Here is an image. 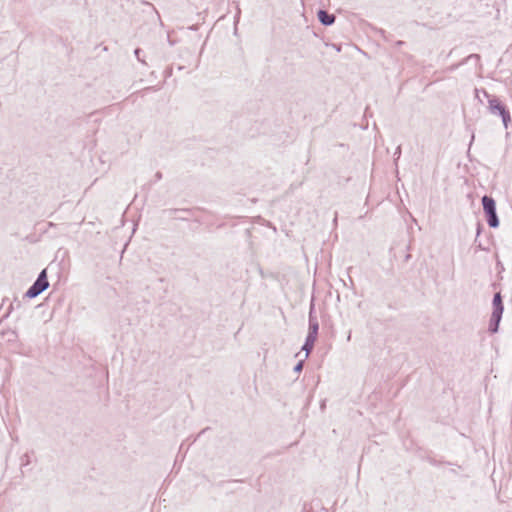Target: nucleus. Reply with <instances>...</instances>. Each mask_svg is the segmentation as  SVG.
I'll return each instance as SVG.
<instances>
[{
	"label": "nucleus",
	"instance_id": "a211bd4d",
	"mask_svg": "<svg viewBox=\"0 0 512 512\" xmlns=\"http://www.w3.org/2000/svg\"><path fill=\"white\" fill-rule=\"evenodd\" d=\"M411 259V254H406L405 261L408 262Z\"/></svg>",
	"mask_w": 512,
	"mask_h": 512
},
{
	"label": "nucleus",
	"instance_id": "423d86ee",
	"mask_svg": "<svg viewBox=\"0 0 512 512\" xmlns=\"http://www.w3.org/2000/svg\"><path fill=\"white\" fill-rule=\"evenodd\" d=\"M318 21L323 26H331L335 23L336 16L334 14L328 13L326 10L319 9L317 12Z\"/></svg>",
	"mask_w": 512,
	"mask_h": 512
},
{
	"label": "nucleus",
	"instance_id": "dca6fc26",
	"mask_svg": "<svg viewBox=\"0 0 512 512\" xmlns=\"http://www.w3.org/2000/svg\"><path fill=\"white\" fill-rule=\"evenodd\" d=\"M29 464V456L27 454H25L23 457H22V462H21V465H28Z\"/></svg>",
	"mask_w": 512,
	"mask_h": 512
},
{
	"label": "nucleus",
	"instance_id": "20e7f679",
	"mask_svg": "<svg viewBox=\"0 0 512 512\" xmlns=\"http://www.w3.org/2000/svg\"><path fill=\"white\" fill-rule=\"evenodd\" d=\"M49 287L47 269H43L37 276L34 283L28 288L24 294V298L33 299L40 295Z\"/></svg>",
	"mask_w": 512,
	"mask_h": 512
},
{
	"label": "nucleus",
	"instance_id": "f3484780",
	"mask_svg": "<svg viewBox=\"0 0 512 512\" xmlns=\"http://www.w3.org/2000/svg\"><path fill=\"white\" fill-rule=\"evenodd\" d=\"M162 179V173L160 171L156 172L155 174V180L156 181H159Z\"/></svg>",
	"mask_w": 512,
	"mask_h": 512
},
{
	"label": "nucleus",
	"instance_id": "9b49d317",
	"mask_svg": "<svg viewBox=\"0 0 512 512\" xmlns=\"http://www.w3.org/2000/svg\"><path fill=\"white\" fill-rule=\"evenodd\" d=\"M142 53H143V50H142L141 48H136V49L134 50V54H135V56H136L137 60H138L139 62L143 63V64H146V62H145L144 58L142 57Z\"/></svg>",
	"mask_w": 512,
	"mask_h": 512
},
{
	"label": "nucleus",
	"instance_id": "f257e3e1",
	"mask_svg": "<svg viewBox=\"0 0 512 512\" xmlns=\"http://www.w3.org/2000/svg\"><path fill=\"white\" fill-rule=\"evenodd\" d=\"M484 97L488 100V109L491 114L501 117L505 129L511 123V115L508 107L495 95L484 91Z\"/></svg>",
	"mask_w": 512,
	"mask_h": 512
},
{
	"label": "nucleus",
	"instance_id": "6ab92c4d",
	"mask_svg": "<svg viewBox=\"0 0 512 512\" xmlns=\"http://www.w3.org/2000/svg\"><path fill=\"white\" fill-rule=\"evenodd\" d=\"M402 44H403V42H402V41H398V42H397V46H400V45H402Z\"/></svg>",
	"mask_w": 512,
	"mask_h": 512
},
{
	"label": "nucleus",
	"instance_id": "0eeeda50",
	"mask_svg": "<svg viewBox=\"0 0 512 512\" xmlns=\"http://www.w3.org/2000/svg\"><path fill=\"white\" fill-rule=\"evenodd\" d=\"M317 338L318 337L307 334L305 342L302 346V350L306 352L305 358H307L309 353L313 350Z\"/></svg>",
	"mask_w": 512,
	"mask_h": 512
},
{
	"label": "nucleus",
	"instance_id": "f8f14e48",
	"mask_svg": "<svg viewBox=\"0 0 512 512\" xmlns=\"http://www.w3.org/2000/svg\"><path fill=\"white\" fill-rule=\"evenodd\" d=\"M304 367V360H300L297 362V364L294 366L293 371L295 373H300L303 370Z\"/></svg>",
	"mask_w": 512,
	"mask_h": 512
},
{
	"label": "nucleus",
	"instance_id": "f03ea898",
	"mask_svg": "<svg viewBox=\"0 0 512 512\" xmlns=\"http://www.w3.org/2000/svg\"><path fill=\"white\" fill-rule=\"evenodd\" d=\"M504 312V304L500 292L494 294L492 300V313L489 320L488 331L491 334L497 333Z\"/></svg>",
	"mask_w": 512,
	"mask_h": 512
},
{
	"label": "nucleus",
	"instance_id": "ddd939ff",
	"mask_svg": "<svg viewBox=\"0 0 512 512\" xmlns=\"http://www.w3.org/2000/svg\"><path fill=\"white\" fill-rule=\"evenodd\" d=\"M400 156H401V146L399 145L396 148L395 152H394V161H395V163H397V161L399 160Z\"/></svg>",
	"mask_w": 512,
	"mask_h": 512
},
{
	"label": "nucleus",
	"instance_id": "1a4fd4ad",
	"mask_svg": "<svg viewBox=\"0 0 512 512\" xmlns=\"http://www.w3.org/2000/svg\"><path fill=\"white\" fill-rule=\"evenodd\" d=\"M169 216L171 217H175V218H179V219H182V220H186L187 217H184V216H177L178 213H184V214H190L191 211L190 209H169L167 210Z\"/></svg>",
	"mask_w": 512,
	"mask_h": 512
},
{
	"label": "nucleus",
	"instance_id": "4468645a",
	"mask_svg": "<svg viewBox=\"0 0 512 512\" xmlns=\"http://www.w3.org/2000/svg\"><path fill=\"white\" fill-rule=\"evenodd\" d=\"M484 91H486L485 89H475V97L480 101L482 102L481 98H480V93H481V96H484Z\"/></svg>",
	"mask_w": 512,
	"mask_h": 512
},
{
	"label": "nucleus",
	"instance_id": "9d476101",
	"mask_svg": "<svg viewBox=\"0 0 512 512\" xmlns=\"http://www.w3.org/2000/svg\"><path fill=\"white\" fill-rule=\"evenodd\" d=\"M20 307H21V302L17 299H14V301L9 305L8 310H7L6 314L4 315V317H8L13 309L20 308Z\"/></svg>",
	"mask_w": 512,
	"mask_h": 512
},
{
	"label": "nucleus",
	"instance_id": "39448f33",
	"mask_svg": "<svg viewBox=\"0 0 512 512\" xmlns=\"http://www.w3.org/2000/svg\"><path fill=\"white\" fill-rule=\"evenodd\" d=\"M308 335H312L315 337H318V331H319V323L317 316L315 315V305L314 302H311L310 309H309V315H308Z\"/></svg>",
	"mask_w": 512,
	"mask_h": 512
},
{
	"label": "nucleus",
	"instance_id": "6e6552de",
	"mask_svg": "<svg viewBox=\"0 0 512 512\" xmlns=\"http://www.w3.org/2000/svg\"><path fill=\"white\" fill-rule=\"evenodd\" d=\"M475 61L477 64H479L480 62V55L479 54H470L469 56H467L466 58H464L460 63L456 64V65H453L450 67V70H454L456 68H458L459 66L461 65H464L466 63H468L469 61Z\"/></svg>",
	"mask_w": 512,
	"mask_h": 512
},
{
	"label": "nucleus",
	"instance_id": "2eb2a0df",
	"mask_svg": "<svg viewBox=\"0 0 512 512\" xmlns=\"http://www.w3.org/2000/svg\"><path fill=\"white\" fill-rule=\"evenodd\" d=\"M428 462L433 465V466H437V465H440L442 462L441 461H437L436 459L434 458H428Z\"/></svg>",
	"mask_w": 512,
	"mask_h": 512
},
{
	"label": "nucleus",
	"instance_id": "aec40b11",
	"mask_svg": "<svg viewBox=\"0 0 512 512\" xmlns=\"http://www.w3.org/2000/svg\"><path fill=\"white\" fill-rule=\"evenodd\" d=\"M477 234L479 235L480 234V225L478 224V231H477Z\"/></svg>",
	"mask_w": 512,
	"mask_h": 512
},
{
	"label": "nucleus",
	"instance_id": "7ed1b4c3",
	"mask_svg": "<svg viewBox=\"0 0 512 512\" xmlns=\"http://www.w3.org/2000/svg\"><path fill=\"white\" fill-rule=\"evenodd\" d=\"M483 213L490 228L499 227L500 221L497 215L496 201L492 196L484 195L481 199Z\"/></svg>",
	"mask_w": 512,
	"mask_h": 512
}]
</instances>
